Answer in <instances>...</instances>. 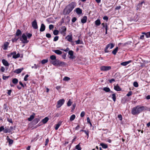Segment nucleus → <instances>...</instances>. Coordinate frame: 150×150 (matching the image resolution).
<instances>
[{
  "label": "nucleus",
  "mask_w": 150,
  "mask_h": 150,
  "mask_svg": "<svg viewBox=\"0 0 150 150\" xmlns=\"http://www.w3.org/2000/svg\"><path fill=\"white\" fill-rule=\"evenodd\" d=\"M76 3L74 2H72L67 5L64 10L63 13L64 15L69 14L76 6Z\"/></svg>",
  "instance_id": "obj_1"
},
{
  "label": "nucleus",
  "mask_w": 150,
  "mask_h": 150,
  "mask_svg": "<svg viewBox=\"0 0 150 150\" xmlns=\"http://www.w3.org/2000/svg\"><path fill=\"white\" fill-rule=\"evenodd\" d=\"M144 109V107L143 106H137L133 108L132 110V113L133 115H138L142 112Z\"/></svg>",
  "instance_id": "obj_2"
},
{
  "label": "nucleus",
  "mask_w": 150,
  "mask_h": 150,
  "mask_svg": "<svg viewBox=\"0 0 150 150\" xmlns=\"http://www.w3.org/2000/svg\"><path fill=\"white\" fill-rule=\"evenodd\" d=\"M20 40L23 43H27L29 42V40H27V36L24 33L23 34L22 38H20Z\"/></svg>",
  "instance_id": "obj_3"
},
{
  "label": "nucleus",
  "mask_w": 150,
  "mask_h": 150,
  "mask_svg": "<svg viewBox=\"0 0 150 150\" xmlns=\"http://www.w3.org/2000/svg\"><path fill=\"white\" fill-rule=\"evenodd\" d=\"M114 46V45L112 43H110L108 45H107L105 48L104 51L106 53H108L109 52V51L108 50V49L109 48V49H111Z\"/></svg>",
  "instance_id": "obj_4"
},
{
  "label": "nucleus",
  "mask_w": 150,
  "mask_h": 150,
  "mask_svg": "<svg viewBox=\"0 0 150 150\" xmlns=\"http://www.w3.org/2000/svg\"><path fill=\"white\" fill-rule=\"evenodd\" d=\"M111 69V66H102L100 67V69L102 71H106L110 70Z\"/></svg>",
  "instance_id": "obj_5"
},
{
  "label": "nucleus",
  "mask_w": 150,
  "mask_h": 150,
  "mask_svg": "<svg viewBox=\"0 0 150 150\" xmlns=\"http://www.w3.org/2000/svg\"><path fill=\"white\" fill-rule=\"evenodd\" d=\"M64 99H62L59 100L57 103L56 107L57 108L60 107L64 103Z\"/></svg>",
  "instance_id": "obj_6"
},
{
  "label": "nucleus",
  "mask_w": 150,
  "mask_h": 150,
  "mask_svg": "<svg viewBox=\"0 0 150 150\" xmlns=\"http://www.w3.org/2000/svg\"><path fill=\"white\" fill-rule=\"evenodd\" d=\"M67 30V28L65 26L62 27L59 30L63 36H65L66 35V31Z\"/></svg>",
  "instance_id": "obj_7"
},
{
  "label": "nucleus",
  "mask_w": 150,
  "mask_h": 150,
  "mask_svg": "<svg viewBox=\"0 0 150 150\" xmlns=\"http://www.w3.org/2000/svg\"><path fill=\"white\" fill-rule=\"evenodd\" d=\"M32 26L34 29H37L38 28V26L37 21L35 19L32 23Z\"/></svg>",
  "instance_id": "obj_8"
},
{
  "label": "nucleus",
  "mask_w": 150,
  "mask_h": 150,
  "mask_svg": "<svg viewBox=\"0 0 150 150\" xmlns=\"http://www.w3.org/2000/svg\"><path fill=\"white\" fill-rule=\"evenodd\" d=\"M68 54L70 55V56L69 57L70 59H73L75 58V56H74V52L73 51H69Z\"/></svg>",
  "instance_id": "obj_9"
},
{
  "label": "nucleus",
  "mask_w": 150,
  "mask_h": 150,
  "mask_svg": "<svg viewBox=\"0 0 150 150\" xmlns=\"http://www.w3.org/2000/svg\"><path fill=\"white\" fill-rule=\"evenodd\" d=\"M69 41L72 42V37L71 35H68L65 38Z\"/></svg>",
  "instance_id": "obj_10"
},
{
  "label": "nucleus",
  "mask_w": 150,
  "mask_h": 150,
  "mask_svg": "<svg viewBox=\"0 0 150 150\" xmlns=\"http://www.w3.org/2000/svg\"><path fill=\"white\" fill-rule=\"evenodd\" d=\"M23 69V68H22L21 69H16L14 72L15 73H16L17 74H19L20 73Z\"/></svg>",
  "instance_id": "obj_11"
},
{
  "label": "nucleus",
  "mask_w": 150,
  "mask_h": 150,
  "mask_svg": "<svg viewBox=\"0 0 150 150\" xmlns=\"http://www.w3.org/2000/svg\"><path fill=\"white\" fill-rule=\"evenodd\" d=\"M45 27L44 24L43 23L41 24L40 31V32H43L45 30Z\"/></svg>",
  "instance_id": "obj_12"
},
{
  "label": "nucleus",
  "mask_w": 150,
  "mask_h": 150,
  "mask_svg": "<svg viewBox=\"0 0 150 150\" xmlns=\"http://www.w3.org/2000/svg\"><path fill=\"white\" fill-rule=\"evenodd\" d=\"M51 63L54 66H57L59 64V63L58 62V61L56 59L52 61Z\"/></svg>",
  "instance_id": "obj_13"
},
{
  "label": "nucleus",
  "mask_w": 150,
  "mask_h": 150,
  "mask_svg": "<svg viewBox=\"0 0 150 150\" xmlns=\"http://www.w3.org/2000/svg\"><path fill=\"white\" fill-rule=\"evenodd\" d=\"M76 13L78 14H81L82 13V10L79 8H76Z\"/></svg>",
  "instance_id": "obj_14"
},
{
  "label": "nucleus",
  "mask_w": 150,
  "mask_h": 150,
  "mask_svg": "<svg viewBox=\"0 0 150 150\" xmlns=\"http://www.w3.org/2000/svg\"><path fill=\"white\" fill-rule=\"evenodd\" d=\"M114 89L117 91H120L121 90V88L118 84L114 86Z\"/></svg>",
  "instance_id": "obj_15"
},
{
  "label": "nucleus",
  "mask_w": 150,
  "mask_h": 150,
  "mask_svg": "<svg viewBox=\"0 0 150 150\" xmlns=\"http://www.w3.org/2000/svg\"><path fill=\"white\" fill-rule=\"evenodd\" d=\"M9 45V43L8 42H5L4 45V47L3 48V50H6L7 49L8 46Z\"/></svg>",
  "instance_id": "obj_16"
},
{
  "label": "nucleus",
  "mask_w": 150,
  "mask_h": 150,
  "mask_svg": "<svg viewBox=\"0 0 150 150\" xmlns=\"http://www.w3.org/2000/svg\"><path fill=\"white\" fill-rule=\"evenodd\" d=\"M87 18L86 16H84L81 19V22L83 23H84L86 22Z\"/></svg>",
  "instance_id": "obj_17"
},
{
  "label": "nucleus",
  "mask_w": 150,
  "mask_h": 150,
  "mask_svg": "<svg viewBox=\"0 0 150 150\" xmlns=\"http://www.w3.org/2000/svg\"><path fill=\"white\" fill-rule=\"evenodd\" d=\"M131 62V60H129L128 61L125 62H122L121 63V65L123 66H125L129 64Z\"/></svg>",
  "instance_id": "obj_18"
},
{
  "label": "nucleus",
  "mask_w": 150,
  "mask_h": 150,
  "mask_svg": "<svg viewBox=\"0 0 150 150\" xmlns=\"http://www.w3.org/2000/svg\"><path fill=\"white\" fill-rule=\"evenodd\" d=\"M35 115V113H33L32 115L30 116V117L28 118V120L29 121L32 120L34 118Z\"/></svg>",
  "instance_id": "obj_19"
},
{
  "label": "nucleus",
  "mask_w": 150,
  "mask_h": 150,
  "mask_svg": "<svg viewBox=\"0 0 150 150\" xmlns=\"http://www.w3.org/2000/svg\"><path fill=\"white\" fill-rule=\"evenodd\" d=\"M53 51L58 55H60L62 54V52L59 50H53Z\"/></svg>",
  "instance_id": "obj_20"
},
{
  "label": "nucleus",
  "mask_w": 150,
  "mask_h": 150,
  "mask_svg": "<svg viewBox=\"0 0 150 150\" xmlns=\"http://www.w3.org/2000/svg\"><path fill=\"white\" fill-rule=\"evenodd\" d=\"M6 139L7 140L9 144H12L13 143V140L10 139L8 136H7Z\"/></svg>",
  "instance_id": "obj_21"
},
{
  "label": "nucleus",
  "mask_w": 150,
  "mask_h": 150,
  "mask_svg": "<svg viewBox=\"0 0 150 150\" xmlns=\"http://www.w3.org/2000/svg\"><path fill=\"white\" fill-rule=\"evenodd\" d=\"M2 62L3 64L6 66H9V64L8 62L5 59H3L2 61Z\"/></svg>",
  "instance_id": "obj_22"
},
{
  "label": "nucleus",
  "mask_w": 150,
  "mask_h": 150,
  "mask_svg": "<svg viewBox=\"0 0 150 150\" xmlns=\"http://www.w3.org/2000/svg\"><path fill=\"white\" fill-rule=\"evenodd\" d=\"M48 120V118L47 117H46L42 120V122L43 123L45 124L47 122Z\"/></svg>",
  "instance_id": "obj_23"
},
{
  "label": "nucleus",
  "mask_w": 150,
  "mask_h": 150,
  "mask_svg": "<svg viewBox=\"0 0 150 150\" xmlns=\"http://www.w3.org/2000/svg\"><path fill=\"white\" fill-rule=\"evenodd\" d=\"M103 90L106 92H108L110 91V88L107 87H105L103 88Z\"/></svg>",
  "instance_id": "obj_24"
},
{
  "label": "nucleus",
  "mask_w": 150,
  "mask_h": 150,
  "mask_svg": "<svg viewBox=\"0 0 150 150\" xmlns=\"http://www.w3.org/2000/svg\"><path fill=\"white\" fill-rule=\"evenodd\" d=\"M100 21L99 19H97L95 21V24L97 26H99L100 24Z\"/></svg>",
  "instance_id": "obj_25"
},
{
  "label": "nucleus",
  "mask_w": 150,
  "mask_h": 150,
  "mask_svg": "<svg viewBox=\"0 0 150 150\" xmlns=\"http://www.w3.org/2000/svg\"><path fill=\"white\" fill-rule=\"evenodd\" d=\"M76 44V45L78 44H82L83 43L82 41H81L80 40H77L75 41Z\"/></svg>",
  "instance_id": "obj_26"
},
{
  "label": "nucleus",
  "mask_w": 150,
  "mask_h": 150,
  "mask_svg": "<svg viewBox=\"0 0 150 150\" xmlns=\"http://www.w3.org/2000/svg\"><path fill=\"white\" fill-rule=\"evenodd\" d=\"M118 50V47H117L112 52V53L114 55H115L117 52Z\"/></svg>",
  "instance_id": "obj_27"
},
{
  "label": "nucleus",
  "mask_w": 150,
  "mask_h": 150,
  "mask_svg": "<svg viewBox=\"0 0 150 150\" xmlns=\"http://www.w3.org/2000/svg\"><path fill=\"white\" fill-rule=\"evenodd\" d=\"M21 31L20 30L18 29L17 30V31L16 33V35L17 36H18L19 35H21Z\"/></svg>",
  "instance_id": "obj_28"
},
{
  "label": "nucleus",
  "mask_w": 150,
  "mask_h": 150,
  "mask_svg": "<svg viewBox=\"0 0 150 150\" xmlns=\"http://www.w3.org/2000/svg\"><path fill=\"white\" fill-rule=\"evenodd\" d=\"M61 124V122H59L56 125V126L55 128V129L56 130H57L58 129L59 126H60V125Z\"/></svg>",
  "instance_id": "obj_29"
},
{
  "label": "nucleus",
  "mask_w": 150,
  "mask_h": 150,
  "mask_svg": "<svg viewBox=\"0 0 150 150\" xmlns=\"http://www.w3.org/2000/svg\"><path fill=\"white\" fill-rule=\"evenodd\" d=\"M100 145L102 146V148L104 149H106L108 147V146L106 144H105L103 143H101Z\"/></svg>",
  "instance_id": "obj_30"
},
{
  "label": "nucleus",
  "mask_w": 150,
  "mask_h": 150,
  "mask_svg": "<svg viewBox=\"0 0 150 150\" xmlns=\"http://www.w3.org/2000/svg\"><path fill=\"white\" fill-rule=\"evenodd\" d=\"M75 117H76V116H75V115H74V114L72 115L70 117V120L71 121H73L75 119Z\"/></svg>",
  "instance_id": "obj_31"
},
{
  "label": "nucleus",
  "mask_w": 150,
  "mask_h": 150,
  "mask_svg": "<svg viewBox=\"0 0 150 150\" xmlns=\"http://www.w3.org/2000/svg\"><path fill=\"white\" fill-rule=\"evenodd\" d=\"M80 143H79V144L76 146L75 148L76 149H77L78 150H81V148L80 147Z\"/></svg>",
  "instance_id": "obj_32"
},
{
  "label": "nucleus",
  "mask_w": 150,
  "mask_h": 150,
  "mask_svg": "<svg viewBox=\"0 0 150 150\" xmlns=\"http://www.w3.org/2000/svg\"><path fill=\"white\" fill-rule=\"evenodd\" d=\"M102 25L103 26V27L105 29H106V28L107 29H108V28L107 23H103L102 24Z\"/></svg>",
  "instance_id": "obj_33"
},
{
  "label": "nucleus",
  "mask_w": 150,
  "mask_h": 150,
  "mask_svg": "<svg viewBox=\"0 0 150 150\" xmlns=\"http://www.w3.org/2000/svg\"><path fill=\"white\" fill-rule=\"evenodd\" d=\"M18 80L17 79L14 78L12 80V82L14 84H16L18 83Z\"/></svg>",
  "instance_id": "obj_34"
},
{
  "label": "nucleus",
  "mask_w": 150,
  "mask_h": 150,
  "mask_svg": "<svg viewBox=\"0 0 150 150\" xmlns=\"http://www.w3.org/2000/svg\"><path fill=\"white\" fill-rule=\"evenodd\" d=\"M20 54L19 53H18L17 54H16L15 55L13 56L12 57L13 58L16 59L20 57Z\"/></svg>",
  "instance_id": "obj_35"
},
{
  "label": "nucleus",
  "mask_w": 150,
  "mask_h": 150,
  "mask_svg": "<svg viewBox=\"0 0 150 150\" xmlns=\"http://www.w3.org/2000/svg\"><path fill=\"white\" fill-rule=\"evenodd\" d=\"M112 98L113 101L114 102H115L116 101V95H115V93H113L112 95Z\"/></svg>",
  "instance_id": "obj_36"
},
{
  "label": "nucleus",
  "mask_w": 150,
  "mask_h": 150,
  "mask_svg": "<svg viewBox=\"0 0 150 150\" xmlns=\"http://www.w3.org/2000/svg\"><path fill=\"white\" fill-rule=\"evenodd\" d=\"M53 33L54 35H57L59 33V31L57 30H55L53 31Z\"/></svg>",
  "instance_id": "obj_37"
},
{
  "label": "nucleus",
  "mask_w": 150,
  "mask_h": 150,
  "mask_svg": "<svg viewBox=\"0 0 150 150\" xmlns=\"http://www.w3.org/2000/svg\"><path fill=\"white\" fill-rule=\"evenodd\" d=\"M50 59L52 60H55L56 59V57L54 55H51L50 57Z\"/></svg>",
  "instance_id": "obj_38"
},
{
  "label": "nucleus",
  "mask_w": 150,
  "mask_h": 150,
  "mask_svg": "<svg viewBox=\"0 0 150 150\" xmlns=\"http://www.w3.org/2000/svg\"><path fill=\"white\" fill-rule=\"evenodd\" d=\"M48 61V60L47 59H44L42 61L41 63L42 64H43L47 63Z\"/></svg>",
  "instance_id": "obj_39"
},
{
  "label": "nucleus",
  "mask_w": 150,
  "mask_h": 150,
  "mask_svg": "<svg viewBox=\"0 0 150 150\" xmlns=\"http://www.w3.org/2000/svg\"><path fill=\"white\" fill-rule=\"evenodd\" d=\"M70 79V78L68 77L65 76L63 78V80L64 81H68Z\"/></svg>",
  "instance_id": "obj_40"
},
{
  "label": "nucleus",
  "mask_w": 150,
  "mask_h": 150,
  "mask_svg": "<svg viewBox=\"0 0 150 150\" xmlns=\"http://www.w3.org/2000/svg\"><path fill=\"white\" fill-rule=\"evenodd\" d=\"M133 85L134 87H137L139 86L138 83L136 81L134 82Z\"/></svg>",
  "instance_id": "obj_41"
},
{
  "label": "nucleus",
  "mask_w": 150,
  "mask_h": 150,
  "mask_svg": "<svg viewBox=\"0 0 150 150\" xmlns=\"http://www.w3.org/2000/svg\"><path fill=\"white\" fill-rule=\"evenodd\" d=\"M10 131V130L9 129H4V132L5 133H7V132H9Z\"/></svg>",
  "instance_id": "obj_42"
},
{
  "label": "nucleus",
  "mask_w": 150,
  "mask_h": 150,
  "mask_svg": "<svg viewBox=\"0 0 150 150\" xmlns=\"http://www.w3.org/2000/svg\"><path fill=\"white\" fill-rule=\"evenodd\" d=\"M71 103H72L71 101L69 99L67 103V105L68 106H70L71 105Z\"/></svg>",
  "instance_id": "obj_43"
},
{
  "label": "nucleus",
  "mask_w": 150,
  "mask_h": 150,
  "mask_svg": "<svg viewBox=\"0 0 150 150\" xmlns=\"http://www.w3.org/2000/svg\"><path fill=\"white\" fill-rule=\"evenodd\" d=\"M29 76V75L28 74H26L25 76L24 77V80L25 81H27L28 80L27 78Z\"/></svg>",
  "instance_id": "obj_44"
},
{
  "label": "nucleus",
  "mask_w": 150,
  "mask_h": 150,
  "mask_svg": "<svg viewBox=\"0 0 150 150\" xmlns=\"http://www.w3.org/2000/svg\"><path fill=\"white\" fill-rule=\"evenodd\" d=\"M146 38H149L150 37V32L146 33Z\"/></svg>",
  "instance_id": "obj_45"
},
{
  "label": "nucleus",
  "mask_w": 150,
  "mask_h": 150,
  "mask_svg": "<svg viewBox=\"0 0 150 150\" xmlns=\"http://www.w3.org/2000/svg\"><path fill=\"white\" fill-rule=\"evenodd\" d=\"M59 39V37L58 36H55L54 39L53 41H57Z\"/></svg>",
  "instance_id": "obj_46"
},
{
  "label": "nucleus",
  "mask_w": 150,
  "mask_h": 150,
  "mask_svg": "<svg viewBox=\"0 0 150 150\" xmlns=\"http://www.w3.org/2000/svg\"><path fill=\"white\" fill-rule=\"evenodd\" d=\"M18 38L15 37V38L12 39V41L13 42H15L16 41L18 40Z\"/></svg>",
  "instance_id": "obj_47"
},
{
  "label": "nucleus",
  "mask_w": 150,
  "mask_h": 150,
  "mask_svg": "<svg viewBox=\"0 0 150 150\" xmlns=\"http://www.w3.org/2000/svg\"><path fill=\"white\" fill-rule=\"evenodd\" d=\"M85 114V112L84 111H82L80 114V116L81 117H83L84 116Z\"/></svg>",
  "instance_id": "obj_48"
},
{
  "label": "nucleus",
  "mask_w": 150,
  "mask_h": 150,
  "mask_svg": "<svg viewBox=\"0 0 150 150\" xmlns=\"http://www.w3.org/2000/svg\"><path fill=\"white\" fill-rule=\"evenodd\" d=\"M54 28V26L53 25L51 24L49 25V29L50 30H52Z\"/></svg>",
  "instance_id": "obj_49"
},
{
  "label": "nucleus",
  "mask_w": 150,
  "mask_h": 150,
  "mask_svg": "<svg viewBox=\"0 0 150 150\" xmlns=\"http://www.w3.org/2000/svg\"><path fill=\"white\" fill-rule=\"evenodd\" d=\"M66 54L65 53H64V54H63L62 55V58L64 59H66Z\"/></svg>",
  "instance_id": "obj_50"
},
{
  "label": "nucleus",
  "mask_w": 150,
  "mask_h": 150,
  "mask_svg": "<svg viewBox=\"0 0 150 150\" xmlns=\"http://www.w3.org/2000/svg\"><path fill=\"white\" fill-rule=\"evenodd\" d=\"M46 36L47 38H50L51 37V35L50 33H47L46 35Z\"/></svg>",
  "instance_id": "obj_51"
},
{
  "label": "nucleus",
  "mask_w": 150,
  "mask_h": 150,
  "mask_svg": "<svg viewBox=\"0 0 150 150\" xmlns=\"http://www.w3.org/2000/svg\"><path fill=\"white\" fill-rule=\"evenodd\" d=\"M132 94V92L131 91H129L128 93L127 94V96H129Z\"/></svg>",
  "instance_id": "obj_52"
},
{
  "label": "nucleus",
  "mask_w": 150,
  "mask_h": 150,
  "mask_svg": "<svg viewBox=\"0 0 150 150\" xmlns=\"http://www.w3.org/2000/svg\"><path fill=\"white\" fill-rule=\"evenodd\" d=\"M76 18L74 17L72 19V23H74L76 21Z\"/></svg>",
  "instance_id": "obj_53"
},
{
  "label": "nucleus",
  "mask_w": 150,
  "mask_h": 150,
  "mask_svg": "<svg viewBox=\"0 0 150 150\" xmlns=\"http://www.w3.org/2000/svg\"><path fill=\"white\" fill-rule=\"evenodd\" d=\"M27 35L28 38H30L32 36V34L31 33H28L27 34Z\"/></svg>",
  "instance_id": "obj_54"
},
{
  "label": "nucleus",
  "mask_w": 150,
  "mask_h": 150,
  "mask_svg": "<svg viewBox=\"0 0 150 150\" xmlns=\"http://www.w3.org/2000/svg\"><path fill=\"white\" fill-rule=\"evenodd\" d=\"M118 117L120 120H122V117L121 115H118Z\"/></svg>",
  "instance_id": "obj_55"
},
{
  "label": "nucleus",
  "mask_w": 150,
  "mask_h": 150,
  "mask_svg": "<svg viewBox=\"0 0 150 150\" xmlns=\"http://www.w3.org/2000/svg\"><path fill=\"white\" fill-rule=\"evenodd\" d=\"M38 66L37 65L35 64H34V66H32V68H34L35 69H37L38 68Z\"/></svg>",
  "instance_id": "obj_56"
},
{
  "label": "nucleus",
  "mask_w": 150,
  "mask_h": 150,
  "mask_svg": "<svg viewBox=\"0 0 150 150\" xmlns=\"http://www.w3.org/2000/svg\"><path fill=\"white\" fill-rule=\"evenodd\" d=\"M4 128L3 126H2L0 127V132H1L3 130H4Z\"/></svg>",
  "instance_id": "obj_57"
},
{
  "label": "nucleus",
  "mask_w": 150,
  "mask_h": 150,
  "mask_svg": "<svg viewBox=\"0 0 150 150\" xmlns=\"http://www.w3.org/2000/svg\"><path fill=\"white\" fill-rule=\"evenodd\" d=\"M108 17L106 16H105L103 17V19L104 20H106L107 21L108 20Z\"/></svg>",
  "instance_id": "obj_58"
},
{
  "label": "nucleus",
  "mask_w": 150,
  "mask_h": 150,
  "mask_svg": "<svg viewBox=\"0 0 150 150\" xmlns=\"http://www.w3.org/2000/svg\"><path fill=\"white\" fill-rule=\"evenodd\" d=\"M49 140L48 139H46V141H45V145H46L49 142Z\"/></svg>",
  "instance_id": "obj_59"
},
{
  "label": "nucleus",
  "mask_w": 150,
  "mask_h": 150,
  "mask_svg": "<svg viewBox=\"0 0 150 150\" xmlns=\"http://www.w3.org/2000/svg\"><path fill=\"white\" fill-rule=\"evenodd\" d=\"M11 90H9L8 91L7 93L9 95H11Z\"/></svg>",
  "instance_id": "obj_60"
},
{
  "label": "nucleus",
  "mask_w": 150,
  "mask_h": 150,
  "mask_svg": "<svg viewBox=\"0 0 150 150\" xmlns=\"http://www.w3.org/2000/svg\"><path fill=\"white\" fill-rule=\"evenodd\" d=\"M115 80L114 79H112L109 80V82L110 83H111L113 81H115Z\"/></svg>",
  "instance_id": "obj_61"
},
{
  "label": "nucleus",
  "mask_w": 150,
  "mask_h": 150,
  "mask_svg": "<svg viewBox=\"0 0 150 150\" xmlns=\"http://www.w3.org/2000/svg\"><path fill=\"white\" fill-rule=\"evenodd\" d=\"M1 70L3 72H4L5 70V69L3 67H2L1 69Z\"/></svg>",
  "instance_id": "obj_62"
},
{
  "label": "nucleus",
  "mask_w": 150,
  "mask_h": 150,
  "mask_svg": "<svg viewBox=\"0 0 150 150\" xmlns=\"http://www.w3.org/2000/svg\"><path fill=\"white\" fill-rule=\"evenodd\" d=\"M144 35H142L140 36V38L141 39L143 40L144 39Z\"/></svg>",
  "instance_id": "obj_63"
},
{
  "label": "nucleus",
  "mask_w": 150,
  "mask_h": 150,
  "mask_svg": "<svg viewBox=\"0 0 150 150\" xmlns=\"http://www.w3.org/2000/svg\"><path fill=\"white\" fill-rule=\"evenodd\" d=\"M146 98L147 100L150 99V95L147 96L146 97Z\"/></svg>",
  "instance_id": "obj_64"
}]
</instances>
